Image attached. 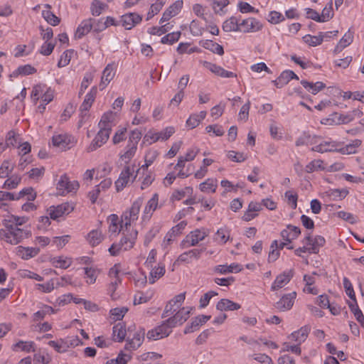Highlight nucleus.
<instances>
[{"instance_id":"f257e3e1","label":"nucleus","mask_w":364,"mask_h":364,"mask_svg":"<svg viewBox=\"0 0 364 364\" xmlns=\"http://www.w3.org/2000/svg\"><path fill=\"white\" fill-rule=\"evenodd\" d=\"M55 96V90L46 84L39 83L34 85L31 93V98L33 104H40L37 106V111L43 113L46 105L53 101Z\"/></svg>"},{"instance_id":"f03ea898","label":"nucleus","mask_w":364,"mask_h":364,"mask_svg":"<svg viewBox=\"0 0 364 364\" xmlns=\"http://www.w3.org/2000/svg\"><path fill=\"white\" fill-rule=\"evenodd\" d=\"M4 228L0 229L1 240L11 245H17L28 237L31 232L28 228H21L4 222Z\"/></svg>"},{"instance_id":"7ed1b4c3","label":"nucleus","mask_w":364,"mask_h":364,"mask_svg":"<svg viewBox=\"0 0 364 364\" xmlns=\"http://www.w3.org/2000/svg\"><path fill=\"white\" fill-rule=\"evenodd\" d=\"M138 232L136 230L132 229L129 235L125 234L121 238L119 243H113L109 248V252L112 256H117L121 251H127L132 249L136 240Z\"/></svg>"},{"instance_id":"20e7f679","label":"nucleus","mask_w":364,"mask_h":364,"mask_svg":"<svg viewBox=\"0 0 364 364\" xmlns=\"http://www.w3.org/2000/svg\"><path fill=\"white\" fill-rule=\"evenodd\" d=\"M142 203V198H138L132 203L131 207L122 213L121 228L125 227V230H128L131 225L138 220Z\"/></svg>"},{"instance_id":"39448f33","label":"nucleus","mask_w":364,"mask_h":364,"mask_svg":"<svg viewBox=\"0 0 364 364\" xmlns=\"http://www.w3.org/2000/svg\"><path fill=\"white\" fill-rule=\"evenodd\" d=\"M141 136L142 134L138 129H135L130 132L127 144L124 148V152L120 155L122 161L124 163H129L134 156Z\"/></svg>"},{"instance_id":"423d86ee","label":"nucleus","mask_w":364,"mask_h":364,"mask_svg":"<svg viewBox=\"0 0 364 364\" xmlns=\"http://www.w3.org/2000/svg\"><path fill=\"white\" fill-rule=\"evenodd\" d=\"M209 235V230L206 228H197L191 231L181 242L180 247L187 249L196 246Z\"/></svg>"},{"instance_id":"0eeeda50","label":"nucleus","mask_w":364,"mask_h":364,"mask_svg":"<svg viewBox=\"0 0 364 364\" xmlns=\"http://www.w3.org/2000/svg\"><path fill=\"white\" fill-rule=\"evenodd\" d=\"M175 132V129L173 127H167L161 132H154L149 130L144 135L143 139V144L147 143L152 144L158 141H166Z\"/></svg>"},{"instance_id":"6e6552de","label":"nucleus","mask_w":364,"mask_h":364,"mask_svg":"<svg viewBox=\"0 0 364 364\" xmlns=\"http://www.w3.org/2000/svg\"><path fill=\"white\" fill-rule=\"evenodd\" d=\"M318 137L314 141V146L311 149L312 151L323 154L326 152H339L341 142L331 139L318 141Z\"/></svg>"},{"instance_id":"1a4fd4ad","label":"nucleus","mask_w":364,"mask_h":364,"mask_svg":"<svg viewBox=\"0 0 364 364\" xmlns=\"http://www.w3.org/2000/svg\"><path fill=\"white\" fill-rule=\"evenodd\" d=\"M75 143V137L67 133L54 134L52 137V144L60 150L70 149Z\"/></svg>"},{"instance_id":"9d476101","label":"nucleus","mask_w":364,"mask_h":364,"mask_svg":"<svg viewBox=\"0 0 364 364\" xmlns=\"http://www.w3.org/2000/svg\"><path fill=\"white\" fill-rule=\"evenodd\" d=\"M175 326L173 323L168 322L167 318L161 325L149 331L147 333V338L156 341L166 337L171 333V329Z\"/></svg>"},{"instance_id":"9b49d317","label":"nucleus","mask_w":364,"mask_h":364,"mask_svg":"<svg viewBox=\"0 0 364 364\" xmlns=\"http://www.w3.org/2000/svg\"><path fill=\"white\" fill-rule=\"evenodd\" d=\"M26 196L27 200H34L36 198V193L34 190L29 187L22 189L18 193L1 191L0 197L4 200H16Z\"/></svg>"},{"instance_id":"f8f14e48","label":"nucleus","mask_w":364,"mask_h":364,"mask_svg":"<svg viewBox=\"0 0 364 364\" xmlns=\"http://www.w3.org/2000/svg\"><path fill=\"white\" fill-rule=\"evenodd\" d=\"M263 25L260 21L254 18L249 17L240 21V32L242 33H256L261 31Z\"/></svg>"},{"instance_id":"ddd939ff","label":"nucleus","mask_w":364,"mask_h":364,"mask_svg":"<svg viewBox=\"0 0 364 364\" xmlns=\"http://www.w3.org/2000/svg\"><path fill=\"white\" fill-rule=\"evenodd\" d=\"M74 209L73 204L63 203L56 206L52 205L48 209V213L53 220H58L59 218L71 213Z\"/></svg>"},{"instance_id":"4468645a","label":"nucleus","mask_w":364,"mask_h":364,"mask_svg":"<svg viewBox=\"0 0 364 364\" xmlns=\"http://www.w3.org/2000/svg\"><path fill=\"white\" fill-rule=\"evenodd\" d=\"M100 130L97 132L95 137L92 141L91 144L88 146V151H95L97 149L101 147L108 140L112 130L99 127Z\"/></svg>"},{"instance_id":"2eb2a0df","label":"nucleus","mask_w":364,"mask_h":364,"mask_svg":"<svg viewBox=\"0 0 364 364\" xmlns=\"http://www.w3.org/2000/svg\"><path fill=\"white\" fill-rule=\"evenodd\" d=\"M302 242L309 247L312 254H317L319 252L320 247L325 245L326 240L321 235H316L312 237L311 235L308 233L303 239Z\"/></svg>"},{"instance_id":"dca6fc26","label":"nucleus","mask_w":364,"mask_h":364,"mask_svg":"<svg viewBox=\"0 0 364 364\" xmlns=\"http://www.w3.org/2000/svg\"><path fill=\"white\" fill-rule=\"evenodd\" d=\"M134 166H126L122 171L119 178L115 182L117 191L119 192L122 191L129 182L130 178L134 175Z\"/></svg>"},{"instance_id":"f3484780","label":"nucleus","mask_w":364,"mask_h":364,"mask_svg":"<svg viewBox=\"0 0 364 364\" xmlns=\"http://www.w3.org/2000/svg\"><path fill=\"white\" fill-rule=\"evenodd\" d=\"M296 297V293L295 291L284 294L281 299L274 304V307L280 311H289L294 306Z\"/></svg>"},{"instance_id":"a211bd4d","label":"nucleus","mask_w":364,"mask_h":364,"mask_svg":"<svg viewBox=\"0 0 364 364\" xmlns=\"http://www.w3.org/2000/svg\"><path fill=\"white\" fill-rule=\"evenodd\" d=\"M78 188L79 183L77 181H70L65 174L60 176L57 183V188L61 191L63 194L75 192Z\"/></svg>"},{"instance_id":"6ab92c4d","label":"nucleus","mask_w":364,"mask_h":364,"mask_svg":"<svg viewBox=\"0 0 364 364\" xmlns=\"http://www.w3.org/2000/svg\"><path fill=\"white\" fill-rule=\"evenodd\" d=\"M142 21V16L137 13H127L121 16L120 23L127 30H130Z\"/></svg>"},{"instance_id":"aec40b11","label":"nucleus","mask_w":364,"mask_h":364,"mask_svg":"<svg viewBox=\"0 0 364 364\" xmlns=\"http://www.w3.org/2000/svg\"><path fill=\"white\" fill-rule=\"evenodd\" d=\"M144 330H139L134 333L132 338L129 336L126 341L125 349L130 351L136 350L142 344L144 340Z\"/></svg>"},{"instance_id":"412c9836","label":"nucleus","mask_w":364,"mask_h":364,"mask_svg":"<svg viewBox=\"0 0 364 364\" xmlns=\"http://www.w3.org/2000/svg\"><path fill=\"white\" fill-rule=\"evenodd\" d=\"M294 276V271L292 269L286 270L282 274H279L271 286V290L274 291L282 289L287 285Z\"/></svg>"},{"instance_id":"4be33fe9","label":"nucleus","mask_w":364,"mask_h":364,"mask_svg":"<svg viewBox=\"0 0 364 364\" xmlns=\"http://www.w3.org/2000/svg\"><path fill=\"white\" fill-rule=\"evenodd\" d=\"M159 196L157 193H154L151 198L149 199L144 207V209L141 215L142 222L146 223L151 219L154 212L158 207Z\"/></svg>"},{"instance_id":"5701e85b","label":"nucleus","mask_w":364,"mask_h":364,"mask_svg":"<svg viewBox=\"0 0 364 364\" xmlns=\"http://www.w3.org/2000/svg\"><path fill=\"white\" fill-rule=\"evenodd\" d=\"M183 2L182 0H177L169 6L163 13L159 23H163L170 20L172 17L178 15L183 8Z\"/></svg>"},{"instance_id":"b1692460","label":"nucleus","mask_w":364,"mask_h":364,"mask_svg":"<svg viewBox=\"0 0 364 364\" xmlns=\"http://www.w3.org/2000/svg\"><path fill=\"white\" fill-rule=\"evenodd\" d=\"M191 310V307H180L173 316L168 318V322L173 323L175 326L181 325L189 318Z\"/></svg>"},{"instance_id":"393cba45","label":"nucleus","mask_w":364,"mask_h":364,"mask_svg":"<svg viewBox=\"0 0 364 364\" xmlns=\"http://www.w3.org/2000/svg\"><path fill=\"white\" fill-rule=\"evenodd\" d=\"M36 345L33 341L18 340L11 346V350L14 352H24L26 353L36 351Z\"/></svg>"},{"instance_id":"a878e982","label":"nucleus","mask_w":364,"mask_h":364,"mask_svg":"<svg viewBox=\"0 0 364 364\" xmlns=\"http://www.w3.org/2000/svg\"><path fill=\"white\" fill-rule=\"evenodd\" d=\"M203 65L205 68L209 70L213 73L224 78H231L236 77V74L233 72L228 71L223 68L221 66H219L216 64L204 61Z\"/></svg>"},{"instance_id":"bb28decb","label":"nucleus","mask_w":364,"mask_h":364,"mask_svg":"<svg viewBox=\"0 0 364 364\" xmlns=\"http://www.w3.org/2000/svg\"><path fill=\"white\" fill-rule=\"evenodd\" d=\"M16 255L22 259L28 260L37 256L40 252V248L36 247L18 246L16 248Z\"/></svg>"},{"instance_id":"cd10ccee","label":"nucleus","mask_w":364,"mask_h":364,"mask_svg":"<svg viewBox=\"0 0 364 364\" xmlns=\"http://www.w3.org/2000/svg\"><path fill=\"white\" fill-rule=\"evenodd\" d=\"M116 73V69L114 64H108L102 72L101 82L99 85L100 90H103L110 81L114 78Z\"/></svg>"},{"instance_id":"c85d7f7f","label":"nucleus","mask_w":364,"mask_h":364,"mask_svg":"<svg viewBox=\"0 0 364 364\" xmlns=\"http://www.w3.org/2000/svg\"><path fill=\"white\" fill-rule=\"evenodd\" d=\"M202 250L192 249L181 253L177 258L176 262L189 264L193 259H199L202 253Z\"/></svg>"},{"instance_id":"c756f323","label":"nucleus","mask_w":364,"mask_h":364,"mask_svg":"<svg viewBox=\"0 0 364 364\" xmlns=\"http://www.w3.org/2000/svg\"><path fill=\"white\" fill-rule=\"evenodd\" d=\"M310 331L311 327L306 325L301 327L299 330L292 332L288 338L289 339L295 341L296 344L300 346L306 340Z\"/></svg>"},{"instance_id":"7c9ffc66","label":"nucleus","mask_w":364,"mask_h":364,"mask_svg":"<svg viewBox=\"0 0 364 364\" xmlns=\"http://www.w3.org/2000/svg\"><path fill=\"white\" fill-rule=\"evenodd\" d=\"M210 316L199 315L194 318L190 324H188L185 329L184 333L188 334L197 331L200 326L205 324L208 321L210 320Z\"/></svg>"},{"instance_id":"2f4dec72","label":"nucleus","mask_w":364,"mask_h":364,"mask_svg":"<svg viewBox=\"0 0 364 364\" xmlns=\"http://www.w3.org/2000/svg\"><path fill=\"white\" fill-rule=\"evenodd\" d=\"M292 79L299 80V77L292 70H286L272 82L277 87L282 88Z\"/></svg>"},{"instance_id":"473e14b6","label":"nucleus","mask_w":364,"mask_h":364,"mask_svg":"<svg viewBox=\"0 0 364 364\" xmlns=\"http://www.w3.org/2000/svg\"><path fill=\"white\" fill-rule=\"evenodd\" d=\"M300 234V228L292 225H288L287 228L284 229L280 233L282 239L289 243H291L292 240L296 239Z\"/></svg>"},{"instance_id":"72a5a7b5","label":"nucleus","mask_w":364,"mask_h":364,"mask_svg":"<svg viewBox=\"0 0 364 364\" xmlns=\"http://www.w3.org/2000/svg\"><path fill=\"white\" fill-rule=\"evenodd\" d=\"M353 38L354 33L351 31L350 29H348L336 46L333 53L335 54L341 53L345 48L348 47L353 43Z\"/></svg>"},{"instance_id":"f704fd0d","label":"nucleus","mask_w":364,"mask_h":364,"mask_svg":"<svg viewBox=\"0 0 364 364\" xmlns=\"http://www.w3.org/2000/svg\"><path fill=\"white\" fill-rule=\"evenodd\" d=\"M240 16H232L225 20L222 26L225 32H240Z\"/></svg>"},{"instance_id":"c9c22d12","label":"nucleus","mask_w":364,"mask_h":364,"mask_svg":"<svg viewBox=\"0 0 364 364\" xmlns=\"http://www.w3.org/2000/svg\"><path fill=\"white\" fill-rule=\"evenodd\" d=\"M241 308V305L228 299H220L216 304V309L220 311H236Z\"/></svg>"},{"instance_id":"e433bc0d","label":"nucleus","mask_w":364,"mask_h":364,"mask_svg":"<svg viewBox=\"0 0 364 364\" xmlns=\"http://www.w3.org/2000/svg\"><path fill=\"white\" fill-rule=\"evenodd\" d=\"M108 223H109V232L111 234L117 235L120 232V231H123V235H124V232L127 231L129 232V230H126L125 227L121 228V224L119 226V218L118 215L116 214H111L108 217Z\"/></svg>"},{"instance_id":"4c0bfd02","label":"nucleus","mask_w":364,"mask_h":364,"mask_svg":"<svg viewBox=\"0 0 364 364\" xmlns=\"http://www.w3.org/2000/svg\"><path fill=\"white\" fill-rule=\"evenodd\" d=\"M92 18H89L85 19L78 26L75 36L77 38H82L83 36L87 35L90 31H92Z\"/></svg>"},{"instance_id":"58836bf2","label":"nucleus","mask_w":364,"mask_h":364,"mask_svg":"<svg viewBox=\"0 0 364 364\" xmlns=\"http://www.w3.org/2000/svg\"><path fill=\"white\" fill-rule=\"evenodd\" d=\"M51 264L55 268L68 269L73 264V259L65 256H58L50 258Z\"/></svg>"},{"instance_id":"ea45409f","label":"nucleus","mask_w":364,"mask_h":364,"mask_svg":"<svg viewBox=\"0 0 364 364\" xmlns=\"http://www.w3.org/2000/svg\"><path fill=\"white\" fill-rule=\"evenodd\" d=\"M242 270V267L238 263H231L228 264H220L215 267V272L221 274H226L228 273H237Z\"/></svg>"},{"instance_id":"a19ab883","label":"nucleus","mask_w":364,"mask_h":364,"mask_svg":"<svg viewBox=\"0 0 364 364\" xmlns=\"http://www.w3.org/2000/svg\"><path fill=\"white\" fill-rule=\"evenodd\" d=\"M97 93V88L96 86L92 87L90 90L86 94L82 103L80 105V110L89 111L95 101Z\"/></svg>"},{"instance_id":"79ce46f5","label":"nucleus","mask_w":364,"mask_h":364,"mask_svg":"<svg viewBox=\"0 0 364 364\" xmlns=\"http://www.w3.org/2000/svg\"><path fill=\"white\" fill-rule=\"evenodd\" d=\"M151 269L149 276V282L154 284L156 281L163 277L166 272L165 265L162 263L158 264L157 266L149 268Z\"/></svg>"},{"instance_id":"37998d69","label":"nucleus","mask_w":364,"mask_h":364,"mask_svg":"<svg viewBox=\"0 0 364 364\" xmlns=\"http://www.w3.org/2000/svg\"><path fill=\"white\" fill-rule=\"evenodd\" d=\"M361 144V140L358 139L351 141L350 143L346 145H343V143L341 142L339 152L342 154H355Z\"/></svg>"},{"instance_id":"c03bdc74","label":"nucleus","mask_w":364,"mask_h":364,"mask_svg":"<svg viewBox=\"0 0 364 364\" xmlns=\"http://www.w3.org/2000/svg\"><path fill=\"white\" fill-rule=\"evenodd\" d=\"M36 72L37 70L29 64L20 65L11 73L10 77L16 78L19 76H26L34 74Z\"/></svg>"},{"instance_id":"a18cd8bd","label":"nucleus","mask_w":364,"mask_h":364,"mask_svg":"<svg viewBox=\"0 0 364 364\" xmlns=\"http://www.w3.org/2000/svg\"><path fill=\"white\" fill-rule=\"evenodd\" d=\"M205 111H200L198 114H192L186 120V126L192 129L197 127L206 117Z\"/></svg>"},{"instance_id":"49530a36","label":"nucleus","mask_w":364,"mask_h":364,"mask_svg":"<svg viewBox=\"0 0 364 364\" xmlns=\"http://www.w3.org/2000/svg\"><path fill=\"white\" fill-rule=\"evenodd\" d=\"M301 84L308 92L313 95H316L326 87L325 84L320 81L314 83L307 80H302L301 81Z\"/></svg>"},{"instance_id":"de8ad7c7","label":"nucleus","mask_w":364,"mask_h":364,"mask_svg":"<svg viewBox=\"0 0 364 364\" xmlns=\"http://www.w3.org/2000/svg\"><path fill=\"white\" fill-rule=\"evenodd\" d=\"M116 117V113L112 111H108L103 114L101 119L98 124L99 127L106 128L112 130V122H114Z\"/></svg>"},{"instance_id":"09e8293b","label":"nucleus","mask_w":364,"mask_h":364,"mask_svg":"<svg viewBox=\"0 0 364 364\" xmlns=\"http://www.w3.org/2000/svg\"><path fill=\"white\" fill-rule=\"evenodd\" d=\"M218 187V181L215 178H209L200 183L199 189L203 193H215Z\"/></svg>"},{"instance_id":"8fccbe9b","label":"nucleus","mask_w":364,"mask_h":364,"mask_svg":"<svg viewBox=\"0 0 364 364\" xmlns=\"http://www.w3.org/2000/svg\"><path fill=\"white\" fill-rule=\"evenodd\" d=\"M44 9L42 11V16L51 26H57L60 23V18L57 17L52 11H50V6L46 4Z\"/></svg>"},{"instance_id":"3c124183","label":"nucleus","mask_w":364,"mask_h":364,"mask_svg":"<svg viewBox=\"0 0 364 364\" xmlns=\"http://www.w3.org/2000/svg\"><path fill=\"white\" fill-rule=\"evenodd\" d=\"M104 239L102 232L99 230H91L87 236V240L92 246L98 245Z\"/></svg>"},{"instance_id":"603ef678","label":"nucleus","mask_w":364,"mask_h":364,"mask_svg":"<svg viewBox=\"0 0 364 364\" xmlns=\"http://www.w3.org/2000/svg\"><path fill=\"white\" fill-rule=\"evenodd\" d=\"M229 4V0H211L210 4L215 14L223 16L226 13L224 9Z\"/></svg>"},{"instance_id":"864d4df0","label":"nucleus","mask_w":364,"mask_h":364,"mask_svg":"<svg viewBox=\"0 0 364 364\" xmlns=\"http://www.w3.org/2000/svg\"><path fill=\"white\" fill-rule=\"evenodd\" d=\"M203 47L219 55H223L224 54L223 47L211 40L205 41L203 43Z\"/></svg>"},{"instance_id":"5fc2aeb1","label":"nucleus","mask_w":364,"mask_h":364,"mask_svg":"<svg viewBox=\"0 0 364 364\" xmlns=\"http://www.w3.org/2000/svg\"><path fill=\"white\" fill-rule=\"evenodd\" d=\"M159 153L157 150L154 149H150L146 151L145 156H144V164L142 165L141 168L142 169L147 168L149 166H150L154 161L156 159V158L159 156Z\"/></svg>"},{"instance_id":"6e6d98bb","label":"nucleus","mask_w":364,"mask_h":364,"mask_svg":"<svg viewBox=\"0 0 364 364\" xmlns=\"http://www.w3.org/2000/svg\"><path fill=\"white\" fill-rule=\"evenodd\" d=\"M112 335L115 341H122L126 336V329L124 325L121 323L114 325L112 328Z\"/></svg>"},{"instance_id":"4d7b16f0","label":"nucleus","mask_w":364,"mask_h":364,"mask_svg":"<svg viewBox=\"0 0 364 364\" xmlns=\"http://www.w3.org/2000/svg\"><path fill=\"white\" fill-rule=\"evenodd\" d=\"M107 7V5L105 3L100 0H93L90 5V12L92 16H98Z\"/></svg>"},{"instance_id":"13d9d810","label":"nucleus","mask_w":364,"mask_h":364,"mask_svg":"<svg viewBox=\"0 0 364 364\" xmlns=\"http://www.w3.org/2000/svg\"><path fill=\"white\" fill-rule=\"evenodd\" d=\"M324 169L323 162L320 159L313 160L305 166V171L308 173L323 171Z\"/></svg>"},{"instance_id":"bf43d9fd","label":"nucleus","mask_w":364,"mask_h":364,"mask_svg":"<svg viewBox=\"0 0 364 364\" xmlns=\"http://www.w3.org/2000/svg\"><path fill=\"white\" fill-rule=\"evenodd\" d=\"M48 345L53 348L58 353H65L69 350L64 338L57 341H50Z\"/></svg>"},{"instance_id":"052dcab7","label":"nucleus","mask_w":364,"mask_h":364,"mask_svg":"<svg viewBox=\"0 0 364 364\" xmlns=\"http://www.w3.org/2000/svg\"><path fill=\"white\" fill-rule=\"evenodd\" d=\"M237 11L242 14H258L259 10L251 6L249 3L240 1L237 4Z\"/></svg>"},{"instance_id":"680f3d73","label":"nucleus","mask_w":364,"mask_h":364,"mask_svg":"<svg viewBox=\"0 0 364 364\" xmlns=\"http://www.w3.org/2000/svg\"><path fill=\"white\" fill-rule=\"evenodd\" d=\"M230 239V232L226 228H220L218 230L215 240L220 245H224Z\"/></svg>"},{"instance_id":"e2e57ef3","label":"nucleus","mask_w":364,"mask_h":364,"mask_svg":"<svg viewBox=\"0 0 364 364\" xmlns=\"http://www.w3.org/2000/svg\"><path fill=\"white\" fill-rule=\"evenodd\" d=\"M316 139H317V136L311 137L309 134L304 132L296 140L295 144L296 146L308 144L313 145Z\"/></svg>"},{"instance_id":"0e129e2a","label":"nucleus","mask_w":364,"mask_h":364,"mask_svg":"<svg viewBox=\"0 0 364 364\" xmlns=\"http://www.w3.org/2000/svg\"><path fill=\"white\" fill-rule=\"evenodd\" d=\"M348 306L350 311L353 313L358 322H359L361 325H364V315L363 314L361 310L359 309L357 301L349 302Z\"/></svg>"},{"instance_id":"69168bd1","label":"nucleus","mask_w":364,"mask_h":364,"mask_svg":"<svg viewBox=\"0 0 364 364\" xmlns=\"http://www.w3.org/2000/svg\"><path fill=\"white\" fill-rule=\"evenodd\" d=\"M181 35V31H176V32H172V33H168L167 35H166L161 38V43L162 44L172 45L179 40Z\"/></svg>"},{"instance_id":"338daca9","label":"nucleus","mask_w":364,"mask_h":364,"mask_svg":"<svg viewBox=\"0 0 364 364\" xmlns=\"http://www.w3.org/2000/svg\"><path fill=\"white\" fill-rule=\"evenodd\" d=\"M84 272L85 277L86 278V282L87 284H91L96 282L98 276V272L96 269L92 267H85Z\"/></svg>"},{"instance_id":"774afa93","label":"nucleus","mask_w":364,"mask_h":364,"mask_svg":"<svg viewBox=\"0 0 364 364\" xmlns=\"http://www.w3.org/2000/svg\"><path fill=\"white\" fill-rule=\"evenodd\" d=\"M161 226L159 224L153 225L151 229L146 232L144 238V245H148L151 240L159 232Z\"/></svg>"}]
</instances>
